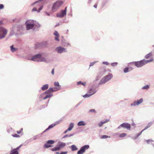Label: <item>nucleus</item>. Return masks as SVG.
<instances>
[{"instance_id":"nucleus-1","label":"nucleus","mask_w":154,"mask_h":154,"mask_svg":"<svg viewBox=\"0 0 154 154\" xmlns=\"http://www.w3.org/2000/svg\"><path fill=\"white\" fill-rule=\"evenodd\" d=\"M44 54L45 53H42L35 54L32 56L31 58L29 60L37 62H44L47 63L46 58L42 57Z\"/></svg>"},{"instance_id":"nucleus-2","label":"nucleus","mask_w":154,"mask_h":154,"mask_svg":"<svg viewBox=\"0 0 154 154\" xmlns=\"http://www.w3.org/2000/svg\"><path fill=\"white\" fill-rule=\"evenodd\" d=\"M153 61V60L152 59L149 60L143 59L139 61L133 62L130 63L134 65L138 68H140L146 64L151 62Z\"/></svg>"},{"instance_id":"nucleus-3","label":"nucleus","mask_w":154,"mask_h":154,"mask_svg":"<svg viewBox=\"0 0 154 154\" xmlns=\"http://www.w3.org/2000/svg\"><path fill=\"white\" fill-rule=\"evenodd\" d=\"M113 77L112 74H109L103 77L102 79L100 81L98 84V85H103L109 80L112 78Z\"/></svg>"},{"instance_id":"nucleus-4","label":"nucleus","mask_w":154,"mask_h":154,"mask_svg":"<svg viewBox=\"0 0 154 154\" xmlns=\"http://www.w3.org/2000/svg\"><path fill=\"white\" fill-rule=\"evenodd\" d=\"M22 26L20 25H15L14 26L11 30V34L12 35L16 34L22 29Z\"/></svg>"},{"instance_id":"nucleus-5","label":"nucleus","mask_w":154,"mask_h":154,"mask_svg":"<svg viewBox=\"0 0 154 154\" xmlns=\"http://www.w3.org/2000/svg\"><path fill=\"white\" fill-rule=\"evenodd\" d=\"M106 68L104 67H101L96 78V81L99 80L101 77L106 72Z\"/></svg>"},{"instance_id":"nucleus-6","label":"nucleus","mask_w":154,"mask_h":154,"mask_svg":"<svg viewBox=\"0 0 154 154\" xmlns=\"http://www.w3.org/2000/svg\"><path fill=\"white\" fill-rule=\"evenodd\" d=\"M33 20H29L25 22L26 29L29 30L31 29H34V26L33 24Z\"/></svg>"},{"instance_id":"nucleus-7","label":"nucleus","mask_w":154,"mask_h":154,"mask_svg":"<svg viewBox=\"0 0 154 154\" xmlns=\"http://www.w3.org/2000/svg\"><path fill=\"white\" fill-rule=\"evenodd\" d=\"M63 3V2L60 1H57L55 2L53 5L51 9L53 11H55L57 9L60 7Z\"/></svg>"},{"instance_id":"nucleus-8","label":"nucleus","mask_w":154,"mask_h":154,"mask_svg":"<svg viewBox=\"0 0 154 154\" xmlns=\"http://www.w3.org/2000/svg\"><path fill=\"white\" fill-rule=\"evenodd\" d=\"M7 32V30L2 27H0V39L5 37Z\"/></svg>"},{"instance_id":"nucleus-9","label":"nucleus","mask_w":154,"mask_h":154,"mask_svg":"<svg viewBox=\"0 0 154 154\" xmlns=\"http://www.w3.org/2000/svg\"><path fill=\"white\" fill-rule=\"evenodd\" d=\"M67 7H66L64 10H61L57 14L56 17L59 18H62L66 15Z\"/></svg>"},{"instance_id":"nucleus-10","label":"nucleus","mask_w":154,"mask_h":154,"mask_svg":"<svg viewBox=\"0 0 154 154\" xmlns=\"http://www.w3.org/2000/svg\"><path fill=\"white\" fill-rule=\"evenodd\" d=\"M55 51L58 54H62L67 52L66 48L60 46L57 47L55 49Z\"/></svg>"},{"instance_id":"nucleus-11","label":"nucleus","mask_w":154,"mask_h":154,"mask_svg":"<svg viewBox=\"0 0 154 154\" xmlns=\"http://www.w3.org/2000/svg\"><path fill=\"white\" fill-rule=\"evenodd\" d=\"M89 148L88 145H86L82 147L77 152V154H83L85 152V151Z\"/></svg>"},{"instance_id":"nucleus-12","label":"nucleus","mask_w":154,"mask_h":154,"mask_svg":"<svg viewBox=\"0 0 154 154\" xmlns=\"http://www.w3.org/2000/svg\"><path fill=\"white\" fill-rule=\"evenodd\" d=\"M121 128H127L128 130H129L131 128V125L127 123H123L118 126L117 129H120Z\"/></svg>"},{"instance_id":"nucleus-13","label":"nucleus","mask_w":154,"mask_h":154,"mask_svg":"<svg viewBox=\"0 0 154 154\" xmlns=\"http://www.w3.org/2000/svg\"><path fill=\"white\" fill-rule=\"evenodd\" d=\"M55 142L54 140H49L47 141L44 145V147L45 148H48L52 146L51 145L53 144Z\"/></svg>"},{"instance_id":"nucleus-14","label":"nucleus","mask_w":154,"mask_h":154,"mask_svg":"<svg viewBox=\"0 0 154 154\" xmlns=\"http://www.w3.org/2000/svg\"><path fill=\"white\" fill-rule=\"evenodd\" d=\"M143 101V99L141 98L139 100H137V101H134L133 103L131 104V106H138L142 103Z\"/></svg>"},{"instance_id":"nucleus-15","label":"nucleus","mask_w":154,"mask_h":154,"mask_svg":"<svg viewBox=\"0 0 154 154\" xmlns=\"http://www.w3.org/2000/svg\"><path fill=\"white\" fill-rule=\"evenodd\" d=\"M44 93L40 95V98H43V99L45 100L48 98H50L53 96V94H45L42 95Z\"/></svg>"},{"instance_id":"nucleus-16","label":"nucleus","mask_w":154,"mask_h":154,"mask_svg":"<svg viewBox=\"0 0 154 154\" xmlns=\"http://www.w3.org/2000/svg\"><path fill=\"white\" fill-rule=\"evenodd\" d=\"M58 90L59 89L57 88H50L48 90L45 92L42 95L45 94H51V93L56 91Z\"/></svg>"},{"instance_id":"nucleus-17","label":"nucleus","mask_w":154,"mask_h":154,"mask_svg":"<svg viewBox=\"0 0 154 154\" xmlns=\"http://www.w3.org/2000/svg\"><path fill=\"white\" fill-rule=\"evenodd\" d=\"M93 86L92 88H90L88 91V93H90L91 95L94 94L97 92V90L95 88H94Z\"/></svg>"},{"instance_id":"nucleus-18","label":"nucleus","mask_w":154,"mask_h":154,"mask_svg":"<svg viewBox=\"0 0 154 154\" xmlns=\"http://www.w3.org/2000/svg\"><path fill=\"white\" fill-rule=\"evenodd\" d=\"M33 24L34 26V29L35 30L36 28H38L41 27V25L38 22L33 20Z\"/></svg>"},{"instance_id":"nucleus-19","label":"nucleus","mask_w":154,"mask_h":154,"mask_svg":"<svg viewBox=\"0 0 154 154\" xmlns=\"http://www.w3.org/2000/svg\"><path fill=\"white\" fill-rule=\"evenodd\" d=\"M66 145V144L65 143L61 142H59L58 143V144L57 145L58 147L59 148L60 150L61 149L64 147Z\"/></svg>"},{"instance_id":"nucleus-20","label":"nucleus","mask_w":154,"mask_h":154,"mask_svg":"<svg viewBox=\"0 0 154 154\" xmlns=\"http://www.w3.org/2000/svg\"><path fill=\"white\" fill-rule=\"evenodd\" d=\"M86 123L84 121H81L77 123L78 126H85L86 125Z\"/></svg>"},{"instance_id":"nucleus-21","label":"nucleus","mask_w":154,"mask_h":154,"mask_svg":"<svg viewBox=\"0 0 154 154\" xmlns=\"http://www.w3.org/2000/svg\"><path fill=\"white\" fill-rule=\"evenodd\" d=\"M11 50L12 52H14L15 51H17L18 50L17 48H14V45H12L10 47Z\"/></svg>"},{"instance_id":"nucleus-22","label":"nucleus","mask_w":154,"mask_h":154,"mask_svg":"<svg viewBox=\"0 0 154 154\" xmlns=\"http://www.w3.org/2000/svg\"><path fill=\"white\" fill-rule=\"evenodd\" d=\"M74 124L73 123H71L69 125V128L67 129L69 131H71L74 127Z\"/></svg>"},{"instance_id":"nucleus-23","label":"nucleus","mask_w":154,"mask_h":154,"mask_svg":"<svg viewBox=\"0 0 154 154\" xmlns=\"http://www.w3.org/2000/svg\"><path fill=\"white\" fill-rule=\"evenodd\" d=\"M48 88V84H46L43 85L41 89L42 91L47 90Z\"/></svg>"},{"instance_id":"nucleus-24","label":"nucleus","mask_w":154,"mask_h":154,"mask_svg":"<svg viewBox=\"0 0 154 154\" xmlns=\"http://www.w3.org/2000/svg\"><path fill=\"white\" fill-rule=\"evenodd\" d=\"M55 126V125H54V124H52L51 125H50L43 132V133H44L45 132V131H47V130L50 129L51 128H52L54 126Z\"/></svg>"},{"instance_id":"nucleus-25","label":"nucleus","mask_w":154,"mask_h":154,"mask_svg":"<svg viewBox=\"0 0 154 154\" xmlns=\"http://www.w3.org/2000/svg\"><path fill=\"white\" fill-rule=\"evenodd\" d=\"M9 154H19L18 151H16L14 149H12Z\"/></svg>"},{"instance_id":"nucleus-26","label":"nucleus","mask_w":154,"mask_h":154,"mask_svg":"<svg viewBox=\"0 0 154 154\" xmlns=\"http://www.w3.org/2000/svg\"><path fill=\"white\" fill-rule=\"evenodd\" d=\"M71 150L72 151H73L75 150H77L78 149L76 147V146L75 145H72L71 146Z\"/></svg>"},{"instance_id":"nucleus-27","label":"nucleus","mask_w":154,"mask_h":154,"mask_svg":"<svg viewBox=\"0 0 154 154\" xmlns=\"http://www.w3.org/2000/svg\"><path fill=\"white\" fill-rule=\"evenodd\" d=\"M150 88V86L149 85H147L143 87L141 89L142 90H147Z\"/></svg>"},{"instance_id":"nucleus-28","label":"nucleus","mask_w":154,"mask_h":154,"mask_svg":"<svg viewBox=\"0 0 154 154\" xmlns=\"http://www.w3.org/2000/svg\"><path fill=\"white\" fill-rule=\"evenodd\" d=\"M152 125V122H149L147 125L146 126L145 128L143 130V131H144L149 127H150Z\"/></svg>"},{"instance_id":"nucleus-29","label":"nucleus","mask_w":154,"mask_h":154,"mask_svg":"<svg viewBox=\"0 0 154 154\" xmlns=\"http://www.w3.org/2000/svg\"><path fill=\"white\" fill-rule=\"evenodd\" d=\"M51 150L52 151H59L60 150L59 149V148L58 147L57 145L55 147L51 149Z\"/></svg>"},{"instance_id":"nucleus-30","label":"nucleus","mask_w":154,"mask_h":154,"mask_svg":"<svg viewBox=\"0 0 154 154\" xmlns=\"http://www.w3.org/2000/svg\"><path fill=\"white\" fill-rule=\"evenodd\" d=\"M77 85H79L80 84H81L84 86H85L86 84V83L85 82H82V81H79L77 82Z\"/></svg>"},{"instance_id":"nucleus-31","label":"nucleus","mask_w":154,"mask_h":154,"mask_svg":"<svg viewBox=\"0 0 154 154\" xmlns=\"http://www.w3.org/2000/svg\"><path fill=\"white\" fill-rule=\"evenodd\" d=\"M42 133H42L41 134H38V135H35V136H34V137H33V140H35L37 138H39L41 137V135L42 134Z\"/></svg>"},{"instance_id":"nucleus-32","label":"nucleus","mask_w":154,"mask_h":154,"mask_svg":"<svg viewBox=\"0 0 154 154\" xmlns=\"http://www.w3.org/2000/svg\"><path fill=\"white\" fill-rule=\"evenodd\" d=\"M91 96V94L90 93L86 94L84 95L83 96V97L84 98H88Z\"/></svg>"},{"instance_id":"nucleus-33","label":"nucleus","mask_w":154,"mask_h":154,"mask_svg":"<svg viewBox=\"0 0 154 154\" xmlns=\"http://www.w3.org/2000/svg\"><path fill=\"white\" fill-rule=\"evenodd\" d=\"M143 131H143V130H142L140 132V133L137 134L134 137V139H136L139 136H140L142 132Z\"/></svg>"},{"instance_id":"nucleus-34","label":"nucleus","mask_w":154,"mask_h":154,"mask_svg":"<svg viewBox=\"0 0 154 154\" xmlns=\"http://www.w3.org/2000/svg\"><path fill=\"white\" fill-rule=\"evenodd\" d=\"M152 57V56L151 54L149 52V53L146 55L145 56V58L146 59H148L149 57Z\"/></svg>"},{"instance_id":"nucleus-35","label":"nucleus","mask_w":154,"mask_h":154,"mask_svg":"<svg viewBox=\"0 0 154 154\" xmlns=\"http://www.w3.org/2000/svg\"><path fill=\"white\" fill-rule=\"evenodd\" d=\"M63 120V119L61 118L59 120L56 121L55 123L54 124V125H57L59 123Z\"/></svg>"},{"instance_id":"nucleus-36","label":"nucleus","mask_w":154,"mask_h":154,"mask_svg":"<svg viewBox=\"0 0 154 154\" xmlns=\"http://www.w3.org/2000/svg\"><path fill=\"white\" fill-rule=\"evenodd\" d=\"M129 71V68L128 67H126L124 69V73H127Z\"/></svg>"},{"instance_id":"nucleus-37","label":"nucleus","mask_w":154,"mask_h":154,"mask_svg":"<svg viewBox=\"0 0 154 154\" xmlns=\"http://www.w3.org/2000/svg\"><path fill=\"white\" fill-rule=\"evenodd\" d=\"M118 63L117 62H114L111 63V65L112 67H115L118 65Z\"/></svg>"},{"instance_id":"nucleus-38","label":"nucleus","mask_w":154,"mask_h":154,"mask_svg":"<svg viewBox=\"0 0 154 154\" xmlns=\"http://www.w3.org/2000/svg\"><path fill=\"white\" fill-rule=\"evenodd\" d=\"M127 135V134L125 133H123L121 134H120L119 136V137H123L126 136Z\"/></svg>"},{"instance_id":"nucleus-39","label":"nucleus","mask_w":154,"mask_h":154,"mask_svg":"<svg viewBox=\"0 0 154 154\" xmlns=\"http://www.w3.org/2000/svg\"><path fill=\"white\" fill-rule=\"evenodd\" d=\"M98 61H95L93 62H91L89 65V67H90L91 66H92L96 63Z\"/></svg>"},{"instance_id":"nucleus-40","label":"nucleus","mask_w":154,"mask_h":154,"mask_svg":"<svg viewBox=\"0 0 154 154\" xmlns=\"http://www.w3.org/2000/svg\"><path fill=\"white\" fill-rule=\"evenodd\" d=\"M104 124V122H101L98 124V125L99 126V127H101Z\"/></svg>"},{"instance_id":"nucleus-41","label":"nucleus","mask_w":154,"mask_h":154,"mask_svg":"<svg viewBox=\"0 0 154 154\" xmlns=\"http://www.w3.org/2000/svg\"><path fill=\"white\" fill-rule=\"evenodd\" d=\"M108 137H109V136L107 135H102V136H101L100 138L101 139H103L106 138H108Z\"/></svg>"},{"instance_id":"nucleus-42","label":"nucleus","mask_w":154,"mask_h":154,"mask_svg":"<svg viewBox=\"0 0 154 154\" xmlns=\"http://www.w3.org/2000/svg\"><path fill=\"white\" fill-rule=\"evenodd\" d=\"M89 112H94V113H96V111L95 109H91L89 110Z\"/></svg>"},{"instance_id":"nucleus-43","label":"nucleus","mask_w":154,"mask_h":154,"mask_svg":"<svg viewBox=\"0 0 154 154\" xmlns=\"http://www.w3.org/2000/svg\"><path fill=\"white\" fill-rule=\"evenodd\" d=\"M54 85L55 86H59V84L58 82H54Z\"/></svg>"},{"instance_id":"nucleus-44","label":"nucleus","mask_w":154,"mask_h":154,"mask_svg":"<svg viewBox=\"0 0 154 154\" xmlns=\"http://www.w3.org/2000/svg\"><path fill=\"white\" fill-rule=\"evenodd\" d=\"M43 6H41L39 8L38 10V12L39 13L40 12V11L43 8Z\"/></svg>"},{"instance_id":"nucleus-45","label":"nucleus","mask_w":154,"mask_h":154,"mask_svg":"<svg viewBox=\"0 0 154 154\" xmlns=\"http://www.w3.org/2000/svg\"><path fill=\"white\" fill-rule=\"evenodd\" d=\"M12 135L13 137H20V136L19 135L17 134H12Z\"/></svg>"},{"instance_id":"nucleus-46","label":"nucleus","mask_w":154,"mask_h":154,"mask_svg":"<svg viewBox=\"0 0 154 154\" xmlns=\"http://www.w3.org/2000/svg\"><path fill=\"white\" fill-rule=\"evenodd\" d=\"M102 63L103 64L106 65L107 66H108L109 65V63L107 61H103L102 62Z\"/></svg>"},{"instance_id":"nucleus-47","label":"nucleus","mask_w":154,"mask_h":154,"mask_svg":"<svg viewBox=\"0 0 154 154\" xmlns=\"http://www.w3.org/2000/svg\"><path fill=\"white\" fill-rule=\"evenodd\" d=\"M146 141L147 143L149 144L150 142H153V140H152L150 139H149V140H146Z\"/></svg>"},{"instance_id":"nucleus-48","label":"nucleus","mask_w":154,"mask_h":154,"mask_svg":"<svg viewBox=\"0 0 154 154\" xmlns=\"http://www.w3.org/2000/svg\"><path fill=\"white\" fill-rule=\"evenodd\" d=\"M54 34L56 36H59V34L58 32L56 31H55L54 33Z\"/></svg>"},{"instance_id":"nucleus-49","label":"nucleus","mask_w":154,"mask_h":154,"mask_svg":"<svg viewBox=\"0 0 154 154\" xmlns=\"http://www.w3.org/2000/svg\"><path fill=\"white\" fill-rule=\"evenodd\" d=\"M22 145H21L20 146L17 147L16 148L14 149H15L16 151H18V150L20 149V148L21 146Z\"/></svg>"},{"instance_id":"nucleus-50","label":"nucleus","mask_w":154,"mask_h":154,"mask_svg":"<svg viewBox=\"0 0 154 154\" xmlns=\"http://www.w3.org/2000/svg\"><path fill=\"white\" fill-rule=\"evenodd\" d=\"M152 57L154 56V49L152 50L150 52Z\"/></svg>"},{"instance_id":"nucleus-51","label":"nucleus","mask_w":154,"mask_h":154,"mask_svg":"<svg viewBox=\"0 0 154 154\" xmlns=\"http://www.w3.org/2000/svg\"><path fill=\"white\" fill-rule=\"evenodd\" d=\"M32 11H36L38 12V10L37 9V8L35 7H34L32 10Z\"/></svg>"},{"instance_id":"nucleus-52","label":"nucleus","mask_w":154,"mask_h":154,"mask_svg":"<svg viewBox=\"0 0 154 154\" xmlns=\"http://www.w3.org/2000/svg\"><path fill=\"white\" fill-rule=\"evenodd\" d=\"M59 36H56L55 38V39L57 41H59Z\"/></svg>"},{"instance_id":"nucleus-53","label":"nucleus","mask_w":154,"mask_h":154,"mask_svg":"<svg viewBox=\"0 0 154 154\" xmlns=\"http://www.w3.org/2000/svg\"><path fill=\"white\" fill-rule=\"evenodd\" d=\"M4 6L3 4H0V9H2L4 8Z\"/></svg>"},{"instance_id":"nucleus-54","label":"nucleus","mask_w":154,"mask_h":154,"mask_svg":"<svg viewBox=\"0 0 154 154\" xmlns=\"http://www.w3.org/2000/svg\"><path fill=\"white\" fill-rule=\"evenodd\" d=\"M67 152H62L59 154H66L67 153Z\"/></svg>"},{"instance_id":"nucleus-55","label":"nucleus","mask_w":154,"mask_h":154,"mask_svg":"<svg viewBox=\"0 0 154 154\" xmlns=\"http://www.w3.org/2000/svg\"><path fill=\"white\" fill-rule=\"evenodd\" d=\"M66 137H69V135H68V134H66V135H65L64 136H63V138H66Z\"/></svg>"},{"instance_id":"nucleus-56","label":"nucleus","mask_w":154,"mask_h":154,"mask_svg":"<svg viewBox=\"0 0 154 154\" xmlns=\"http://www.w3.org/2000/svg\"><path fill=\"white\" fill-rule=\"evenodd\" d=\"M51 74L54 75V69H53L51 71Z\"/></svg>"},{"instance_id":"nucleus-57","label":"nucleus","mask_w":154,"mask_h":154,"mask_svg":"<svg viewBox=\"0 0 154 154\" xmlns=\"http://www.w3.org/2000/svg\"><path fill=\"white\" fill-rule=\"evenodd\" d=\"M60 23H57L56 24V25H55V27H56L58 26H59L60 25Z\"/></svg>"},{"instance_id":"nucleus-58","label":"nucleus","mask_w":154,"mask_h":154,"mask_svg":"<svg viewBox=\"0 0 154 154\" xmlns=\"http://www.w3.org/2000/svg\"><path fill=\"white\" fill-rule=\"evenodd\" d=\"M109 119H106L105 120V121L104 122H104V124L107 122H109Z\"/></svg>"},{"instance_id":"nucleus-59","label":"nucleus","mask_w":154,"mask_h":154,"mask_svg":"<svg viewBox=\"0 0 154 154\" xmlns=\"http://www.w3.org/2000/svg\"><path fill=\"white\" fill-rule=\"evenodd\" d=\"M74 134H75L74 133H73L72 134H71L69 135V137L73 136L74 135Z\"/></svg>"},{"instance_id":"nucleus-60","label":"nucleus","mask_w":154,"mask_h":154,"mask_svg":"<svg viewBox=\"0 0 154 154\" xmlns=\"http://www.w3.org/2000/svg\"><path fill=\"white\" fill-rule=\"evenodd\" d=\"M30 141H29V140L26 141L25 143H26V144H27Z\"/></svg>"},{"instance_id":"nucleus-61","label":"nucleus","mask_w":154,"mask_h":154,"mask_svg":"<svg viewBox=\"0 0 154 154\" xmlns=\"http://www.w3.org/2000/svg\"><path fill=\"white\" fill-rule=\"evenodd\" d=\"M69 131V130H68V129H67V130H66V131H65L64 132V134H66V133L67 131Z\"/></svg>"},{"instance_id":"nucleus-62","label":"nucleus","mask_w":154,"mask_h":154,"mask_svg":"<svg viewBox=\"0 0 154 154\" xmlns=\"http://www.w3.org/2000/svg\"><path fill=\"white\" fill-rule=\"evenodd\" d=\"M97 4H95L94 5V7L95 8H97Z\"/></svg>"},{"instance_id":"nucleus-63","label":"nucleus","mask_w":154,"mask_h":154,"mask_svg":"<svg viewBox=\"0 0 154 154\" xmlns=\"http://www.w3.org/2000/svg\"><path fill=\"white\" fill-rule=\"evenodd\" d=\"M21 132V131H17V133L18 134H20Z\"/></svg>"},{"instance_id":"nucleus-64","label":"nucleus","mask_w":154,"mask_h":154,"mask_svg":"<svg viewBox=\"0 0 154 154\" xmlns=\"http://www.w3.org/2000/svg\"><path fill=\"white\" fill-rule=\"evenodd\" d=\"M46 14H47V15L48 16H49L50 15V14L48 12H47L46 13Z\"/></svg>"}]
</instances>
